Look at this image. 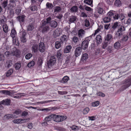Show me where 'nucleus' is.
<instances>
[{
  "mask_svg": "<svg viewBox=\"0 0 131 131\" xmlns=\"http://www.w3.org/2000/svg\"><path fill=\"white\" fill-rule=\"evenodd\" d=\"M112 28L114 29L117 28V30L115 32L116 37L119 39L122 36L124 33V32L125 30V28L124 26L121 25L120 23L118 22H116L113 25Z\"/></svg>",
  "mask_w": 131,
  "mask_h": 131,
  "instance_id": "nucleus-1",
  "label": "nucleus"
},
{
  "mask_svg": "<svg viewBox=\"0 0 131 131\" xmlns=\"http://www.w3.org/2000/svg\"><path fill=\"white\" fill-rule=\"evenodd\" d=\"M30 45L32 46V50L34 53H37L38 51V45L35 41L31 40L30 41Z\"/></svg>",
  "mask_w": 131,
  "mask_h": 131,
  "instance_id": "nucleus-2",
  "label": "nucleus"
},
{
  "mask_svg": "<svg viewBox=\"0 0 131 131\" xmlns=\"http://www.w3.org/2000/svg\"><path fill=\"white\" fill-rule=\"evenodd\" d=\"M67 118V117L66 116L54 114L53 121L56 122H59L65 120Z\"/></svg>",
  "mask_w": 131,
  "mask_h": 131,
  "instance_id": "nucleus-3",
  "label": "nucleus"
},
{
  "mask_svg": "<svg viewBox=\"0 0 131 131\" xmlns=\"http://www.w3.org/2000/svg\"><path fill=\"white\" fill-rule=\"evenodd\" d=\"M16 33V32L14 29H12L11 31L10 36L13 39V42L16 45L18 46L19 45L18 41L16 39L15 37Z\"/></svg>",
  "mask_w": 131,
  "mask_h": 131,
  "instance_id": "nucleus-4",
  "label": "nucleus"
},
{
  "mask_svg": "<svg viewBox=\"0 0 131 131\" xmlns=\"http://www.w3.org/2000/svg\"><path fill=\"white\" fill-rule=\"evenodd\" d=\"M46 22L42 23L41 26V28L42 29V32L43 33H45L49 31L50 28L48 24H46Z\"/></svg>",
  "mask_w": 131,
  "mask_h": 131,
  "instance_id": "nucleus-5",
  "label": "nucleus"
},
{
  "mask_svg": "<svg viewBox=\"0 0 131 131\" xmlns=\"http://www.w3.org/2000/svg\"><path fill=\"white\" fill-rule=\"evenodd\" d=\"M56 59L54 56L50 57L49 60L48 61L47 64L48 67H50L52 66H53L56 62Z\"/></svg>",
  "mask_w": 131,
  "mask_h": 131,
  "instance_id": "nucleus-6",
  "label": "nucleus"
},
{
  "mask_svg": "<svg viewBox=\"0 0 131 131\" xmlns=\"http://www.w3.org/2000/svg\"><path fill=\"white\" fill-rule=\"evenodd\" d=\"M123 83L124 84V85L123 86V88L126 89L128 88L131 85V78L125 80Z\"/></svg>",
  "mask_w": 131,
  "mask_h": 131,
  "instance_id": "nucleus-7",
  "label": "nucleus"
},
{
  "mask_svg": "<svg viewBox=\"0 0 131 131\" xmlns=\"http://www.w3.org/2000/svg\"><path fill=\"white\" fill-rule=\"evenodd\" d=\"M20 35V40L21 41L24 43L26 41V39L25 37L26 35V32L24 30H22L19 33Z\"/></svg>",
  "mask_w": 131,
  "mask_h": 131,
  "instance_id": "nucleus-8",
  "label": "nucleus"
},
{
  "mask_svg": "<svg viewBox=\"0 0 131 131\" xmlns=\"http://www.w3.org/2000/svg\"><path fill=\"white\" fill-rule=\"evenodd\" d=\"M38 50L41 52H43L45 50V46L44 43L42 42H40L38 46Z\"/></svg>",
  "mask_w": 131,
  "mask_h": 131,
  "instance_id": "nucleus-9",
  "label": "nucleus"
},
{
  "mask_svg": "<svg viewBox=\"0 0 131 131\" xmlns=\"http://www.w3.org/2000/svg\"><path fill=\"white\" fill-rule=\"evenodd\" d=\"M90 40H88L85 39L83 41L82 43L81 48L84 50H85L88 47L89 41Z\"/></svg>",
  "mask_w": 131,
  "mask_h": 131,
  "instance_id": "nucleus-10",
  "label": "nucleus"
},
{
  "mask_svg": "<svg viewBox=\"0 0 131 131\" xmlns=\"http://www.w3.org/2000/svg\"><path fill=\"white\" fill-rule=\"evenodd\" d=\"M20 51L16 48H13L11 51L12 56L18 57L20 54Z\"/></svg>",
  "mask_w": 131,
  "mask_h": 131,
  "instance_id": "nucleus-11",
  "label": "nucleus"
},
{
  "mask_svg": "<svg viewBox=\"0 0 131 131\" xmlns=\"http://www.w3.org/2000/svg\"><path fill=\"white\" fill-rule=\"evenodd\" d=\"M88 57V54L85 53L83 54L80 61V63L82 64L85 63Z\"/></svg>",
  "mask_w": 131,
  "mask_h": 131,
  "instance_id": "nucleus-12",
  "label": "nucleus"
},
{
  "mask_svg": "<svg viewBox=\"0 0 131 131\" xmlns=\"http://www.w3.org/2000/svg\"><path fill=\"white\" fill-rule=\"evenodd\" d=\"M82 48L79 47L77 48L75 50L74 54L76 57L79 56L81 54L82 52Z\"/></svg>",
  "mask_w": 131,
  "mask_h": 131,
  "instance_id": "nucleus-13",
  "label": "nucleus"
},
{
  "mask_svg": "<svg viewBox=\"0 0 131 131\" xmlns=\"http://www.w3.org/2000/svg\"><path fill=\"white\" fill-rule=\"evenodd\" d=\"M25 17V16L24 15L21 16H19L17 17V19L21 25L24 23Z\"/></svg>",
  "mask_w": 131,
  "mask_h": 131,
  "instance_id": "nucleus-14",
  "label": "nucleus"
},
{
  "mask_svg": "<svg viewBox=\"0 0 131 131\" xmlns=\"http://www.w3.org/2000/svg\"><path fill=\"white\" fill-rule=\"evenodd\" d=\"M1 103L2 104L5 105H9L10 103V100L9 99H6L1 101Z\"/></svg>",
  "mask_w": 131,
  "mask_h": 131,
  "instance_id": "nucleus-15",
  "label": "nucleus"
},
{
  "mask_svg": "<svg viewBox=\"0 0 131 131\" xmlns=\"http://www.w3.org/2000/svg\"><path fill=\"white\" fill-rule=\"evenodd\" d=\"M85 34V31L82 29L79 30L78 32V36L79 38L83 37Z\"/></svg>",
  "mask_w": 131,
  "mask_h": 131,
  "instance_id": "nucleus-16",
  "label": "nucleus"
},
{
  "mask_svg": "<svg viewBox=\"0 0 131 131\" xmlns=\"http://www.w3.org/2000/svg\"><path fill=\"white\" fill-rule=\"evenodd\" d=\"M69 22L71 23H73L77 21V18L76 16L72 15L69 17Z\"/></svg>",
  "mask_w": 131,
  "mask_h": 131,
  "instance_id": "nucleus-17",
  "label": "nucleus"
},
{
  "mask_svg": "<svg viewBox=\"0 0 131 131\" xmlns=\"http://www.w3.org/2000/svg\"><path fill=\"white\" fill-rule=\"evenodd\" d=\"M4 117L7 119H9L12 118H16L17 116L14 114H9L5 115Z\"/></svg>",
  "mask_w": 131,
  "mask_h": 131,
  "instance_id": "nucleus-18",
  "label": "nucleus"
},
{
  "mask_svg": "<svg viewBox=\"0 0 131 131\" xmlns=\"http://www.w3.org/2000/svg\"><path fill=\"white\" fill-rule=\"evenodd\" d=\"M50 25L51 27L54 28L57 27V23L54 20H52L51 21Z\"/></svg>",
  "mask_w": 131,
  "mask_h": 131,
  "instance_id": "nucleus-19",
  "label": "nucleus"
},
{
  "mask_svg": "<svg viewBox=\"0 0 131 131\" xmlns=\"http://www.w3.org/2000/svg\"><path fill=\"white\" fill-rule=\"evenodd\" d=\"M63 43L60 41H57L55 43V47L56 48L58 49L61 47Z\"/></svg>",
  "mask_w": 131,
  "mask_h": 131,
  "instance_id": "nucleus-20",
  "label": "nucleus"
},
{
  "mask_svg": "<svg viewBox=\"0 0 131 131\" xmlns=\"http://www.w3.org/2000/svg\"><path fill=\"white\" fill-rule=\"evenodd\" d=\"M17 0H9V5L10 6L13 7H14L16 6V2H17Z\"/></svg>",
  "mask_w": 131,
  "mask_h": 131,
  "instance_id": "nucleus-21",
  "label": "nucleus"
},
{
  "mask_svg": "<svg viewBox=\"0 0 131 131\" xmlns=\"http://www.w3.org/2000/svg\"><path fill=\"white\" fill-rule=\"evenodd\" d=\"M72 48L71 46L70 45L67 46L65 48L64 50V52L65 53H68L71 51V49Z\"/></svg>",
  "mask_w": 131,
  "mask_h": 131,
  "instance_id": "nucleus-22",
  "label": "nucleus"
},
{
  "mask_svg": "<svg viewBox=\"0 0 131 131\" xmlns=\"http://www.w3.org/2000/svg\"><path fill=\"white\" fill-rule=\"evenodd\" d=\"M96 39V40L97 43L98 44L101 43L102 41L101 37L100 35H98L97 36Z\"/></svg>",
  "mask_w": 131,
  "mask_h": 131,
  "instance_id": "nucleus-23",
  "label": "nucleus"
},
{
  "mask_svg": "<svg viewBox=\"0 0 131 131\" xmlns=\"http://www.w3.org/2000/svg\"><path fill=\"white\" fill-rule=\"evenodd\" d=\"M0 91L1 93L7 95H11L12 94V93L9 91L8 90H1Z\"/></svg>",
  "mask_w": 131,
  "mask_h": 131,
  "instance_id": "nucleus-24",
  "label": "nucleus"
},
{
  "mask_svg": "<svg viewBox=\"0 0 131 131\" xmlns=\"http://www.w3.org/2000/svg\"><path fill=\"white\" fill-rule=\"evenodd\" d=\"M60 40V41L62 43L65 42H66L67 40V36L65 35H63L61 37Z\"/></svg>",
  "mask_w": 131,
  "mask_h": 131,
  "instance_id": "nucleus-25",
  "label": "nucleus"
},
{
  "mask_svg": "<svg viewBox=\"0 0 131 131\" xmlns=\"http://www.w3.org/2000/svg\"><path fill=\"white\" fill-rule=\"evenodd\" d=\"M84 3L88 5H90L91 7L93 6V0H84Z\"/></svg>",
  "mask_w": 131,
  "mask_h": 131,
  "instance_id": "nucleus-26",
  "label": "nucleus"
},
{
  "mask_svg": "<svg viewBox=\"0 0 131 131\" xmlns=\"http://www.w3.org/2000/svg\"><path fill=\"white\" fill-rule=\"evenodd\" d=\"M46 9H52L53 7V4L47 2L46 4Z\"/></svg>",
  "mask_w": 131,
  "mask_h": 131,
  "instance_id": "nucleus-27",
  "label": "nucleus"
},
{
  "mask_svg": "<svg viewBox=\"0 0 131 131\" xmlns=\"http://www.w3.org/2000/svg\"><path fill=\"white\" fill-rule=\"evenodd\" d=\"M112 38V36L111 34H107L105 37V41L108 42L110 41Z\"/></svg>",
  "mask_w": 131,
  "mask_h": 131,
  "instance_id": "nucleus-28",
  "label": "nucleus"
},
{
  "mask_svg": "<svg viewBox=\"0 0 131 131\" xmlns=\"http://www.w3.org/2000/svg\"><path fill=\"white\" fill-rule=\"evenodd\" d=\"M58 109V108L55 107H50L48 108H44V111H49L50 110L54 111Z\"/></svg>",
  "mask_w": 131,
  "mask_h": 131,
  "instance_id": "nucleus-29",
  "label": "nucleus"
},
{
  "mask_svg": "<svg viewBox=\"0 0 131 131\" xmlns=\"http://www.w3.org/2000/svg\"><path fill=\"white\" fill-rule=\"evenodd\" d=\"M78 10V7L77 6H73L70 9V12L72 13H76Z\"/></svg>",
  "mask_w": 131,
  "mask_h": 131,
  "instance_id": "nucleus-30",
  "label": "nucleus"
},
{
  "mask_svg": "<svg viewBox=\"0 0 131 131\" xmlns=\"http://www.w3.org/2000/svg\"><path fill=\"white\" fill-rule=\"evenodd\" d=\"M54 114H51L45 118V119L46 121H49L51 119L54 120Z\"/></svg>",
  "mask_w": 131,
  "mask_h": 131,
  "instance_id": "nucleus-31",
  "label": "nucleus"
},
{
  "mask_svg": "<svg viewBox=\"0 0 131 131\" xmlns=\"http://www.w3.org/2000/svg\"><path fill=\"white\" fill-rule=\"evenodd\" d=\"M3 31L5 33H7L8 32V27L7 25L6 24H4L2 26Z\"/></svg>",
  "mask_w": 131,
  "mask_h": 131,
  "instance_id": "nucleus-32",
  "label": "nucleus"
},
{
  "mask_svg": "<svg viewBox=\"0 0 131 131\" xmlns=\"http://www.w3.org/2000/svg\"><path fill=\"white\" fill-rule=\"evenodd\" d=\"M111 20V18L110 17L106 16L103 18V20L104 23H107L110 22Z\"/></svg>",
  "mask_w": 131,
  "mask_h": 131,
  "instance_id": "nucleus-33",
  "label": "nucleus"
},
{
  "mask_svg": "<svg viewBox=\"0 0 131 131\" xmlns=\"http://www.w3.org/2000/svg\"><path fill=\"white\" fill-rule=\"evenodd\" d=\"M34 26L32 24H30L28 25L27 27V30L28 31H32L34 28Z\"/></svg>",
  "mask_w": 131,
  "mask_h": 131,
  "instance_id": "nucleus-34",
  "label": "nucleus"
},
{
  "mask_svg": "<svg viewBox=\"0 0 131 131\" xmlns=\"http://www.w3.org/2000/svg\"><path fill=\"white\" fill-rule=\"evenodd\" d=\"M103 26H102V25L100 26H99V27L97 29L95 30V32L94 35L92 34L91 36L92 37V36H94V35H95L97 33L99 32V31H100L101 29H103Z\"/></svg>",
  "mask_w": 131,
  "mask_h": 131,
  "instance_id": "nucleus-35",
  "label": "nucleus"
},
{
  "mask_svg": "<svg viewBox=\"0 0 131 131\" xmlns=\"http://www.w3.org/2000/svg\"><path fill=\"white\" fill-rule=\"evenodd\" d=\"M55 100H50L48 101H41L38 102L39 104H45L48 103H50L53 101H55Z\"/></svg>",
  "mask_w": 131,
  "mask_h": 131,
  "instance_id": "nucleus-36",
  "label": "nucleus"
},
{
  "mask_svg": "<svg viewBox=\"0 0 131 131\" xmlns=\"http://www.w3.org/2000/svg\"><path fill=\"white\" fill-rule=\"evenodd\" d=\"M53 35L54 37H56L60 36V32L58 30H55L54 31Z\"/></svg>",
  "mask_w": 131,
  "mask_h": 131,
  "instance_id": "nucleus-37",
  "label": "nucleus"
},
{
  "mask_svg": "<svg viewBox=\"0 0 131 131\" xmlns=\"http://www.w3.org/2000/svg\"><path fill=\"white\" fill-rule=\"evenodd\" d=\"M114 5L116 6L119 7L121 5V2L120 0H116Z\"/></svg>",
  "mask_w": 131,
  "mask_h": 131,
  "instance_id": "nucleus-38",
  "label": "nucleus"
},
{
  "mask_svg": "<svg viewBox=\"0 0 131 131\" xmlns=\"http://www.w3.org/2000/svg\"><path fill=\"white\" fill-rule=\"evenodd\" d=\"M21 64L19 62H17L15 64V67L16 70H18L21 67Z\"/></svg>",
  "mask_w": 131,
  "mask_h": 131,
  "instance_id": "nucleus-39",
  "label": "nucleus"
},
{
  "mask_svg": "<svg viewBox=\"0 0 131 131\" xmlns=\"http://www.w3.org/2000/svg\"><path fill=\"white\" fill-rule=\"evenodd\" d=\"M13 72L12 69H10L8 70L6 73V76L7 77H9L11 75Z\"/></svg>",
  "mask_w": 131,
  "mask_h": 131,
  "instance_id": "nucleus-40",
  "label": "nucleus"
},
{
  "mask_svg": "<svg viewBox=\"0 0 131 131\" xmlns=\"http://www.w3.org/2000/svg\"><path fill=\"white\" fill-rule=\"evenodd\" d=\"M114 47L115 49H118L120 47V44L119 42H116L115 43Z\"/></svg>",
  "mask_w": 131,
  "mask_h": 131,
  "instance_id": "nucleus-41",
  "label": "nucleus"
},
{
  "mask_svg": "<svg viewBox=\"0 0 131 131\" xmlns=\"http://www.w3.org/2000/svg\"><path fill=\"white\" fill-rule=\"evenodd\" d=\"M108 43V42L106 41H104V42L102 43V48L104 49H105L107 46Z\"/></svg>",
  "mask_w": 131,
  "mask_h": 131,
  "instance_id": "nucleus-42",
  "label": "nucleus"
},
{
  "mask_svg": "<svg viewBox=\"0 0 131 131\" xmlns=\"http://www.w3.org/2000/svg\"><path fill=\"white\" fill-rule=\"evenodd\" d=\"M35 63L34 61H32L29 62L27 64V66L29 67H31L33 66Z\"/></svg>",
  "mask_w": 131,
  "mask_h": 131,
  "instance_id": "nucleus-43",
  "label": "nucleus"
},
{
  "mask_svg": "<svg viewBox=\"0 0 131 131\" xmlns=\"http://www.w3.org/2000/svg\"><path fill=\"white\" fill-rule=\"evenodd\" d=\"M70 127L72 130L76 131L78 130L79 129V127L75 125L73 126Z\"/></svg>",
  "mask_w": 131,
  "mask_h": 131,
  "instance_id": "nucleus-44",
  "label": "nucleus"
},
{
  "mask_svg": "<svg viewBox=\"0 0 131 131\" xmlns=\"http://www.w3.org/2000/svg\"><path fill=\"white\" fill-rule=\"evenodd\" d=\"M69 77L67 76H64L62 78V83H66L68 80Z\"/></svg>",
  "mask_w": 131,
  "mask_h": 131,
  "instance_id": "nucleus-45",
  "label": "nucleus"
},
{
  "mask_svg": "<svg viewBox=\"0 0 131 131\" xmlns=\"http://www.w3.org/2000/svg\"><path fill=\"white\" fill-rule=\"evenodd\" d=\"M42 63V60L41 57H39L38 58L37 62L39 66H41V65Z\"/></svg>",
  "mask_w": 131,
  "mask_h": 131,
  "instance_id": "nucleus-46",
  "label": "nucleus"
},
{
  "mask_svg": "<svg viewBox=\"0 0 131 131\" xmlns=\"http://www.w3.org/2000/svg\"><path fill=\"white\" fill-rule=\"evenodd\" d=\"M51 18L50 17H49L46 19V20L42 21V23H44L46 22V24H48V23H50V22L51 21Z\"/></svg>",
  "mask_w": 131,
  "mask_h": 131,
  "instance_id": "nucleus-47",
  "label": "nucleus"
},
{
  "mask_svg": "<svg viewBox=\"0 0 131 131\" xmlns=\"http://www.w3.org/2000/svg\"><path fill=\"white\" fill-rule=\"evenodd\" d=\"M113 12V11L112 10H110L107 13V15L108 17H110L111 18L112 17V16H113L114 15V14Z\"/></svg>",
  "mask_w": 131,
  "mask_h": 131,
  "instance_id": "nucleus-48",
  "label": "nucleus"
},
{
  "mask_svg": "<svg viewBox=\"0 0 131 131\" xmlns=\"http://www.w3.org/2000/svg\"><path fill=\"white\" fill-rule=\"evenodd\" d=\"M89 111L90 109L89 108H86L83 110V113L84 114H86L89 112Z\"/></svg>",
  "mask_w": 131,
  "mask_h": 131,
  "instance_id": "nucleus-49",
  "label": "nucleus"
},
{
  "mask_svg": "<svg viewBox=\"0 0 131 131\" xmlns=\"http://www.w3.org/2000/svg\"><path fill=\"white\" fill-rule=\"evenodd\" d=\"M32 55L31 53H28L25 56V58L26 59H29L32 56Z\"/></svg>",
  "mask_w": 131,
  "mask_h": 131,
  "instance_id": "nucleus-50",
  "label": "nucleus"
},
{
  "mask_svg": "<svg viewBox=\"0 0 131 131\" xmlns=\"http://www.w3.org/2000/svg\"><path fill=\"white\" fill-rule=\"evenodd\" d=\"M30 9L31 11H34L36 10L37 11V8L35 6H30Z\"/></svg>",
  "mask_w": 131,
  "mask_h": 131,
  "instance_id": "nucleus-51",
  "label": "nucleus"
},
{
  "mask_svg": "<svg viewBox=\"0 0 131 131\" xmlns=\"http://www.w3.org/2000/svg\"><path fill=\"white\" fill-rule=\"evenodd\" d=\"M84 9L85 10L88 11H92L93 9L91 7H88L85 5H84Z\"/></svg>",
  "mask_w": 131,
  "mask_h": 131,
  "instance_id": "nucleus-52",
  "label": "nucleus"
},
{
  "mask_svg": "<svg viewBox=\"0 0 131 131\" xmlns=\"http://www.w3.org/2000/svg\"><path fill=\"white\" fill-rule=\"evenodd\" d=\"M128 36L127 35H124L123 36L122 39L121 40L122 41H126L128 39Z\"/></svg>",
  "mask_w": 131,
  "mask_h": 131,
  "instance_id": "nucleus-53",
  "label": "nucleus"
},
{
  "mask_svg": "<svg viewBox=\"0 0 131 131\" xmlns=\"http://www.w3.org/2000/svg\"><path fill=\"white\" fill-rule=\"evenodd\" d=\"M99 104V102L98 101H96L95 102L92 103V105L93 107H95L98 106Z\"/></svg>",
  "mask_w": 131,
  "mask_h": 131,
  "instance_id": "nucleus-54",
  "label": "nucleus"
},
{
  "mask_svg": "<svg viewBox=\"0 0 131 131\" xmlns=\"http://www.w3.org/2000/svg\"><path fill=\"white\" fill-rule=\"evenodd\" d=\"M96 94L98 96H101L102 97H104L105 96V94L103 93L99 92L96 93Z\"/></svg>",
  "mask_w": 131,
  "mask_h": 131,
  "instance_id": "nucleus-55",
  "label": "nucleus"
},
{
  "mask_svg": "<svg viewBox=\"0 0 131 131\" xmlns=\"http://www.w3.org/2000/svg\"><path fill=\"white\" fill-rule=\"evenodd\" d=\"M8 1V0H4L2 4V6L4 8H5L7 6Z\"/></svg>",
  "mask_w": 131,
  "mask_h": 131,
  "instance_id": "nucleus-56",
  "label": "nucleus"
},
{
  "mask_svg": "<svg viewBox=\"0 0 131 131\" xmlns=\"http://www.w3.org/2000/svg\"><path fill=\"white\" fill-rule=\"evenodd\" d=\"M21 119H14L13 120V122L17 124L20 123L21 124Z\"/></svg>",
  "mask_w": 131,
  "mask_h": 131,
  "instance_id": "nucleus-57",
  "label": "nucleus"
},
{
  "mask_svg": "<svg viewBox=\"0 0 131 131\" xmlns=\"http://www.w3.org/2000/svg\"><path fill=\"white\" fill-rule=\"evenodd\" d=\"M61 10V8L58 6H56L55 7V9L54 10V12H58L60 11Z\"/></svg>",
  "mask_w": 131,
  "mask_h": 131,
  "instance_id": "nucleus-58",
  "label": "nucleus"
},
{
  "mask_svg": "<svg viewBox=\"0 0 131 131\" xmlns=\"http://www.w3.org/2000/svg\"><path fill=\"white\" fill-rule=\"evenodd\" d=\"M98 12L100 14H102L104 12L103 9L102 8H98L97 10Z\"/></svg>",
  "mask_w": 131,
  "mask_h": 131,
  "instance_id": "nucleus-59",
  "label": "nucleus"
},
{
  "mask_svg": "<svg viewBox=\"0 0 131 131\" xmlns=\"http://www.w3.org/2000/svg\"><path fill=\"white\" fill-rule=\"evenodd\" d=\"M78 38L76 36L74 37L72 39L73 41L75 43H76L78 41Z\"/></svg>",
  "mask_w": 131,
  "mask_h": 131,
  "instance_id": "nucleus-60",
  "label": "nucleus"
},
{
  "mask_svg": "<svg viewBox=\"0 0 131 131\" xmlns=\"http://www.w3.org/2000/svg\"><path fill=\"white\" fill-rule=\"evenodd\" d=\"M5 55L7 57H9L12 55L11 53H10L9 51H6L4 53Z\"/></svg>",
  "mask_w": 131,
  "mask_h": 131,
  "instance_id": "nucleus-61",
  "label": "nucleus"
},
{
  "mask_svg": "<svg viewBox=\"0 0 131 131\" xmlns=\"http://www.w3.org/2000/svg\"><path fill=\"white\" fill-rule=\"evenodd\" d=\"M80 16L81 17H87V15L84 12H81Z\"/></svg>",
  "mask_w": 131,
  "mask_h": 131,
  "instance_id": "nucleus-62",
  "label": "nucleus"
},
{
  "mask_svg": "<svg viewBox=\"0 0 131 131\" xmlns=\"http://www.w3.org/2000/svg\"><path fill=\"white\" fill-rule=\"evenodd\" d=\"M119 17L121 20H123L124 19L125 16L123 14L119 13Z\"/></svg>",
  "mask_w": 131,
  "mask_h": 131,
  "instance_id": "nucleus-63",
  "label": "nucleus"
},
{
  "mask_svg": "<svg viewBox=\"0 0 131 131\" xmlns=\"http://www.w3.org/2000/svg\"><path fill=\"white\" fill-rule=\"evenodd\" d=\"M107 50L110 53H112L113 50L111 46H108L107 48Z\"/></svg>",
  "mask_w": 131,
  "mask_h": 131,
  "instance_id": "nucleus-64",
  "label": "nucleus"
}]
</instances>
